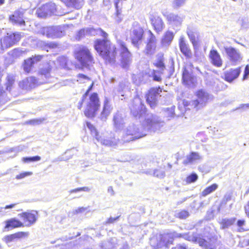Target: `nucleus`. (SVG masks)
<instances>
[{"mask_svg": "<svg viewBox=\"0 0 249 249\" xmlns=\"http://www.w3.org/2000/svg\"><path fill=\"white\" fill-rule=\"evenodd\" d=\"M133 115L138 118L140 122H142V125L145 132L148 130L155 131L160 129L163 125V122L160 121L158 118L151 113H146V108L142 103L141 99L136 97L130 107Z\"/></svg>", "mask_w": 249, "mask_h": 249, "instance_id": "obj_1", "label": "nucleus"}, {"mask_svg": "<svg viewBox=\"0 0 249 249\" xmlns=\"http://www.w3.org/2000/svg\"><path fill=\"white\" fill-rule=\"evenodd\" d=\"M94 48L99 54L108 62L115 61L116 48L106 39L97 40L94 44Z\"/></svg>", "mask_w": 249, "mask_h": 249, "instance_id": "obj_2", "label": "nucleus"}, {"mask_svg": "<svg viewBox=\"0 0 249 249\" xmlns=\"http://www.w3.org/2000/svg\"><path fill=\"white\" fill-rule=\"evenodd\" d=\"M143 127H144L143 126ZM146 135L144 128H139L135 124L129 125L124 130V141L128 142L141 138Z\"/></svg>", "mask_w": 249, "mask_h": 249, "instance_id": "obj_3", "label": "nucleus"}, {"mask_svg": "<svg viewBox=\"0 0 249 249\" xmlns=\"http://www.w3.org/2000/svg\"><path fill=\"white\" fill-rule=\"evenodd\" d=\"M38 63H23L22 68L24 71L26 73L35 72L37 70V68L39 67L38 74L41 76H44L46 79L50 76V71L51 68L49 63H45L44 65H39Z\"/></svg>", "mask_w": 249, "mask_h": 249, "instance_id": "obj_4", "label": "nucleus"}, {"mask_svg": "<svg viewBox=\"0 0 249 249\" xmlns=\"http://www.w3.org/2000/svg\"><path fill=\"white\" fill-rule=\"evenodd\" d=\"M197 99L191 101L188 106H190L197 111L205 107L208 101L211 98V95L204 89H200L196 92Z\"/></svg>", "mask_w": 249, "mask_h": 249, "instance_id": "obj_5", "label": "nucleus"}, {"mask_svg": "<svg viewBox=\"0 0 249 249\" xmlns=\"http://www.w3.org/2000/svg\"><path fill=\"white\" fill-rule=\"evenodd\" d=\"M178 236V233L175 232L160 234L157 237L156 243H154V239L152 240V246L155 249H161L164 247L168 248L170 245L173 244L174 238Z\"/></svg>", "mask_w": 249, "mask_h": 249, "instance_id": "obj_6", "label": "nucleus"}, {"mask_svg": "<svg viewBox=\"0 0 249 249\" xmlns=\"http://www.w3.org/2000/svg\"><path fill=\"white\" fill-rule=\"evenodd\" d=\"M138 78L139 81L137 82V84L146 83L152 80L158 82L161 80L160 72L150 69H147L141 73L139 75Z\"/></svg>", "mask_w": 249, "mask_h": 249, "instance_id": "obj_7", "label": "nucleus"}, {"mask_svg": "<svg viewBox=\"0 0 249 249\" xmlns=\"http://www.w3.org/2000/svg\"><path fill=\"white\" fill-rule=\"evenodd\" d=\"M100 107L99 100L96 93H92L89 97L87 103L86 108L84 111L85 115L89 118L94 117Z\"/></svg>", "mask_w": 249, "mask_h": 249, "instance_id": "obj_8", "label": "nucleus"}, {"mask_svg": "<svg viewBox=\"0 0 249 249\" xmlns=\"http://www.w3.org/2000/svg\"><path fill=\"white\" fill-rule=\"evenodd\" d=\"M67 28L65 25L46 27L43 28L40 32L48 38H55L63 36L65 35Z\"/></svg>", "mask_w": 249, "mask_h": 249, "instance_id": "obj_9", "label": "nucleus"}, {"mask_svg": "<svg viewBox=\"0 0 249 249\" xmlns=\"http://www.w3.org/2000/svg\"><path fill=\"white\" fill-rule=\"evenodd\" d=\"M188 241L197 243L203 249H216L217 244L216 239L213 237L206 239L196 236L188 235Z\"/></svg>", "mask_w": 249, "mask_h": 249, "instance_id": "obj_10", "label": "nucleus"}, {"mask_svg": "<svg viewBox=\"0 0 249 249\" xmlns=\"http://www.w3.org/2000/svg\"><path fill=\"white\" fill-rule=\"evenodd\" d=\"M20 38V33H15L12 34H7L6 36H4L0 40V52L2 53L5 49L12 47L18 42Z\"/></svg>", "mask_w": 249, "mask_h": 249, "instance_id": "obj_11", "label": "nucleus"}, {"mask_svg": "<svg viewBox=\"0 0 249 249\" xmlns=\"http://www.w3.org/2000/svg\"><path fill=\"white\" fill-rule=\"evenodd\" d=\"M144 31L140 24L134 22L130 30V38L134 46L138 45L142 39Z\"/></svg>", "mask_w": 249, "mask_h": 249, "instance_id": "obj_12", "label": "nucleus"}, {"mask_svg": "<svg viewBox=\"0 0 249 249\" xmlns=\"http://www.w3.org/2000/svg\"><path fill=\"white\" fill-rule=\"evenodd\" d=\"M162 89L160 87L151 88L146 95V102L152 108H155L157 106L159 99L161 96L160 95Z\"/></svg>", "mask_w": 249, "mask_h": 249, "instance_id": "obj_13", "label": "nucleus"}, {"mask_svg": "<svg viewBox=\"0 0 249 249\" xmlns=\"http://www.w3.org/2000/svg\"><path fill=\"white\" fill-rule=\"evenodd\" d=\"M87 127L90 130L91 135L95 137V139L102 145L106 146H113L117 145L118 140L113 138L111 139H103L99 136L95 127L90 123L87 122Z\"/></svg>", "mask_w": 249, "mask_h": 249, "instance_id": "obj_14", "label": "nucleus"}, {"mask_svg": "<svg viewBox=\"0 0 249 249\" xmlns=\"http://www.w3.org/2000/svg\"><path fill=\"white\" fill-rule=\"evenodd\" d=\"M75 57L79 62H91L93 60L89 51L85 46H80L76 49Z\"/></svg>", "mask_w": 249, "mask_h": 249, "instance_id": "obj_15", "label": "nucleus"}, {"mask_svg": "<svg viewBox=\"0 0 249 249\" xmlns=\"http://www.w3.org/2000/svg\"><path fill=\"white\" fill-rule=\"evenodd\" d=\"M224 49L228 59L233 62H240L243 56L238 49L231 46H224Z\"/></svg>", "mask_w": 249, "mask_h": 249, "instance_id": "obj_16", "label": "nucleus"}, {"mask_svg": "<svg viewBox=\"0 0 249 249\" xmlns=\"http://www.w3.org/2000/svg\"><path fill=\"white\" fill-rule=\"evenodd\" d=\"M56 7L54 3H49L43 5L36 11L38 17L45 18L51 14L56 15Z\"/></svg>", "mask_w": 249, "mask_h": 249, "instance_id": "obj_17", "label": "nucleus"}, {"mask_svg": "<svg viewBox=\"0 0 249 249\" xmlns=\"http://www.w3.org/2000/svg\"><path fill=\"white\" fill-rule=\"evenodd\" d=\"M47 81H43L42 82H39L37 79L35 77H30L27 78L26 80H23L19 84V87L23 89H29L34 88L36 86L46 83Z\"/></svg>", "mask_w": 249, "mask_h": 249, "instance_id": "obj_18", "label": "nucleus"}, {"mask_svg": "<svg viewBox=\"0 0 249 249\" xmlns=\"http://www.w3.org/2000/svg\"><path fill=\"white\" fill-rule=\"evenodd\" d=\"M157 40L155 36L151 31H148V43L145 50V53L147 55H151L155 52L156 47Z\"/></svg>", "mask_w": 249, "mask_h": 249, "instance_id": "obj_19", "label": "nucleus"}, {"mask_svg": "<svg viewBox=\"0 0 249 249\" xmlns=\"http://www.w3.org/2000/svg\"><path fill=\"white\" fill-rule=\"evenodd\" d=\"M149 18L154 30L157 33L161 32L164 28V24L162 19L160 17L153 15H151Z\"/></svg>", "mask_w": 249, "mask_h": 249, "instance_id": "obj_20", "label": "nucleus"}, {"mask_svg": "<svg viewBox=\"0 0 249 249\" xmlns=\"http://www.w3.org/2000/svg\"><path fill=\"white\" fill-rule=\"evenodd\" d=\"M240 73V68L230 69L224 72L225 80L229 83H231L238 78Z\"/></svg>", "mask_w": 249, "mask_h": 249, "instance_id": "obj_21", "label": "nucleus"}, {"mask_svg": "<svg viewBox=\"0 0 249 249\" xmlns=\"http://www.w3.org/2000/svg\"><path fill=\"white\" fill-rule=\"evenodd\" d=\"M24 11L18 10L14 12V14L10 17V20L12 22L18 24L20 26H24L25 22L23 19Z\"/></svg>", "mask_w": 249, "mask_h": 249, "instance_id": "obj_22", "label": "nucleus"}, {"mask_svg": "<svg viewBox=\"0 0 249 249\" xmlns=\"http://www.w3.org/2000/svg\"><path fill=\"white\" fill-rule=\"evenodd\" d=\"M36 214V212H24L19 214L18 215L23 218L25 222H27L28 223V224L26 225L27 226H29L36 222L37 219Z\"/></svg>", "mask_w": 249, "mask_h": 249, "instance_id": "obj_23", "label": "nucleus"}, {"mask_svg": "<svg viewBox=\"0 0 249 249\" xmlns=\"http://www.w3.org/2000/svg\"><path fill=\"white\" fill-rule=\"evenodd\" d=\"M120 46L121 51L122 62H129L131 61L132 60L131 54L126 47L125 43L123 41H121L120 42Z\"/></svg>", "mask_w": 249, "mask_h": 249, "instance_id": "obj_24", "label": "nucleus"}, {"mask_svg": "<svg viewBox=\"0 0 249 249\" xmlns=\"http://www.w3.org/2000/svg\"><path fill=\"white\" fill-rule=\"evenodd\" d=\"M203 159V157L199 153L191 152L188 156V166L195 165L200 162Z\"/></svg>", "mask_w": 249, "mask_h": 249, "instance_id": "obj_25", "label": "nucleus"}, {"mask_svg": "<svg viewBox=\"0 0 249 249\" xmlns=\"http://www.w3.org/2000/svg\"><path fill=\"white\" fill-rule=\"evenodd\" d=\"M96 34V30L94 28L88 27L79 31L76 35L75 38L78 40H80L86 36H93Z\"/></svg>", "mask_w": 249, "mask_h": 249, "instance_id": "obj_26", "label": "nucleus"}, {"mask_svg": "<svg viewBox=\"0 0 249 249\" xmlns=\"http://www.w3.org/2000/svg\"><path fill=\"white\" fill-rule=\"evenodd\" d=\"M113 122L114 126L116 130H121L124 127V119L120 112H118L114 115Z\"/></svg>", "mask_w": 249, "mask_h": 249, "instance_id": "obj_27", "label": "nucleus"}, {"mask_svg": "<svg viewBox=\"0 0 249 249\" xmlns=\"http://www.w3.org/2000/svg\"><path fill=\"white\" fill-rule=\"evenodd\" d=\"M63 1L67 7L76 9L81 8L84 4V0H63Z\"/></svg>", "mask_w": 249, "mask_h": 249, "instance_id": "obj_28", "label": "nucleus"}, {"mask_svg": "<svg viewBox=\"0 0 249 249\" xmlns=\"http://www.w3.org/2000/svg\"><path fill=\"white\" fill-rule=\"evenodd\" d=\"M174 36L172 32L168 31L164 35L161 40V44L163 47L168 46L171 43Z\"/></svg>", "mask_w": 249, "mask_h": 249, "instance_id": "obj_29", "label": "nucleus"}, {"mask_svg": "<svg viewBox=\"0 0 249 249\" xmlns=\"http://www.w3.org/2000/svg\"><path fill=\"white\" fill-rule=\"evenodd\" d=\"M118 244L115 238H112L110 241H106L101 243V249H117Z\"/></svg>", "mask_w": 249, "mask_h": 249, "instance_id": "obj_30", "label": "nucleus"}, {"mask_svg": "<svg viewBox=\"0 0 249 249\" xmlns=\"http://www.w3.org/2000/svg\"><path fill=\"white\" fill-rule=\"evenodd\" d=\"M111 111V108L108 102V101L106 100L104 103L103 109L100 114V118L102 121H106L107 116L110 113Z\"/></svg>", "mask_w": 249, "mask_h": 249, "instance_id": "obj_31", "label": "nucleus"}, {"mask_svg": "<svg viewBox=\"0 0 249 249\" xmlns=\"http://www.w3.org/2000/svg\"><path fill=\"white\" fill-rule=\"evenodd\" d=\"M188 36L195 49L197 48L199 42V34L196 30L190 31L189 34L188 33Z\"/></svg>", "mask_w": 249, "mask_h": 249, "instance_id": "obj_32", "label": "nucleus"}, {"mask_svg": "<svg viewBox=\"0 0 249 249\" xmlns=\"http://www.w3.org/2000/svg\"><path fill=\"white\" fill-rule=\"evenodd\" d=\"M5 228H15L23 226V223L16 218H11L6 222Z\"/></svg>", "mask_w": 249, "mask_h": 249, "instance_id": "obj_33", "label": "nucleus"}, {"mask_svg": "<svg viewBox=\"0 0 249 249\" xmlns=\"http://www.w3.org/2000/svg\"><path fill=\"white\" fill-rule=\"evenodd\" d=\"M235 221V218L222 219L220 223L221 226V228L222 229L228 228L230 226L233 225Z\"/></svg>", "mask_w": 249, "mask_h": 249, "instance_id": "obj_34", "label": "nucleus"}, {"mask_svg": "<svg viewBox=\"0 0 249 249\" xmlns=\"http://www.w3.org/2000/svg\"><path fill=\"white\" fill-rule=\"evenodd\" d=\"M166 18L168 21L177 25L180 24L182 21V18L172 13L168 15Z\"/></svg>", "mask_w": 249, "mask_h": 249, "instance_id": "obj_35", "label": "nucleus"}, {"mask_svg": "<svg viewBox=\"0 0 249 249\" xmlns=\"http://www.w3.org/2000/svg\"><path fill=\"white\" fill-rule=\"evenodd\" d=\"M209 57L212 62H221V56L219 53L215 50H212L210 51Z\"/></svg>", "mask_w": 249, "mask_h": 249, "instance_id": "obj_36", "label": "nucleus"}, {"mask_svg": "<svg viewBox=\"0 0 249 249\" xmlns=\"http://www.w3.org/2000/svg\"><path fill=\"white\" fill-rule=\"evenodd\" d=\"M146 174L153 175L154 177L161 178L165 176L164 171L161 169H157L154 170H150L146 172Z\"/></svg>", "mask_w": 249, "mask_h": 249, "instance_id": "obj_37", "label": "nucleus"}, {"mask_svg": "<svg viewBox=\"0 0 249 249\" xmlns=\"http://www.w3.org/2000/svg\"><path fill=\"white\" fill-rule=\"evenodd\" d=\"M218 185L216 183H213L211 186L205 188L202 192L201 195L203 197H205L215 191L218 188Z\"/></svg>", "mask_w": 249, "mask_h": 249, "instance_id": "obj_38", "label": "nucleus"}, {"mask_svg": "<svg viewBox=\"0 0 249 249\" xmlns=\"http://www.w3.org/2000/svg\"><path fill=\"white\" fill-rule=\"evenodd\" d=\"M25 53V51L20 49H15L8 53V54L13 58H17Z\"/></svg>", "mask_w": 249, "mask_h": 249, "instance_id": "obj_39", "label": "nucleus"}, {"mask_svg": "<svg viewBox=\"0 0 249 249\" xmlns=\"http://www.w3.org/2000/svg\"><path fill=\"white\" fill-rule=\"evenodd\" d=\"M175 108V106H172L171 107L164 108L165 115L168 118V120H170L174 117Z\"/></svg>", "mask_w": 249, "mask_h": 249, "instance_id": "obj_40", "label": "nucleus"}, {"mask_svg": "<svg viewBox=\"0 0 249 249\" xmlns=\"http://www.w3.org/2000/svg\"><path fill=\"white\" fill-rule=\"evenodd\" d=\"M45 56L41 55H32V57H29L27 60H25L24 62H37L43 60V58Z\"/></svg>", "mask_w": 249, "mask_h": 249, "instance_id": "obj_41", "label": "nucleus"}, {"mask_svg": "<svg viewBox=\"0 0 249 249\" xmlns=\"http://www.w3.org/2000/svg\"><path fill=\"white\" fill-rule=\"evenodd\" d=\"M179 45L180 51L185 56H187V46L184 37H181L180 38Z\"/></svg>", "mask_w": 249, "mask_h": 249, "instance_id": "obj_42", "label": "nucleus"}, {"mask_svg": "<svg viewBox=\"0 0 249 249\" xmlns=\"http://www.w3.org/2000/svg\"><path fill=\"white\" fill-rule=\"evenodd\" d=\"M6 79H7L6 89L7 90L10 91L11 90V87L14 84V81H15L14 76L13 74H8L7 76Z\"/></svg>", "mask_w": 249, "mask_h": 249, "instance_id": "obj_43", "label": "nucleus"}, {"mask_svg": "<svg viewBox=\"0 0 249 249\" xmlns=\"http://www.w3.org/2000/svg\"><path fill=\"white\" fill-rule=\"evenodd\" d=\"M178 107L182 113H185L187 111V102L185 100L180 101Z\"/></svg>", "mask_w": 249, "mask_h": 249, "instance_id": "obj_44", "label": "nucleus"}, {"mask_svg": "<svg viewBox=\"0 0 249 249\" xmlns=\"http://www.w3.org/2000/svg\"><path fill=\"white\" fill-rule=\"evenodd\" d=\"M40 157L36 156L32 157H24L22 158V161L25 163H28L40 160Z\"/></svg>", "mask_w": 249, "mask_h": 249, "instance_id": "obj_45", "label": "nucleus"}, {"mask_svg": "<svg viewBox=\"0 0 249 249\" xmlns=\"http://www.w3.org/2000/svg\"><path fill=\"white\" fill-rule=\"evenodd\" d=\"M33 175L32 172H24L17 175L15 178L18 180H20L25 178L26 177L30 176Z\"/></svg>", "mask_w": 249, "mask_h": 249, "instance_id": "obj_46", "label": "nucleus"}, {"mask_svg": "<svg viewBox=\"0 0 249 249\" xmlns=\"http://www.w3.org/2000/svg\"><path fill=\"white\" fill-rule=\"evenodd\" d=\"M198 179V176L195 173H193L189 176H188V184L194 183L196 182Z\"/></svg>", "mask_w": 249, "mask_h": 249, "instance_id": "obj_47", "label": "nucleus"}, {"mask_svg": "<svg viewBox=\"0 0 249 249\" xmlns=\"http://www.w3.org/2000/svg\"><path fill=\"white\" fill-rule=\"evenodd\" d=\"M4 239L9 246H11L10 243L11 242H15L17 241L14 234L5 237Z\"/></svg>", "mask_w": 249, "mask_h": 249, "instance_id": "obj_48", "label": "nucleus"}, {"mask_svg": "<svg viewBox=\"0 0 249 249\" xmlns=\"http://www.w3.org/2000/svg\"><path fill=\"white\" fill-rule=\"evenodd\" d=\"M90 191V189L88 187H84L81 188H78L76 189H72L70 191V194L77 193L80 191L89 192Z\"/></svg>", "mask_w": 249, "mask_h": 249, "instance_id": "obj_49", "label": "nucleus"}, {"mask_svg": "<svg viewBox=\"0 0 249 249\" xmlns=\"http://www.w3.org/2000/svg\"><path fill=\"white\" fill-rule=\"evenodd\" d=\"M14 234L17 240L18 239L26 237L28 236V233L25 232H18Z\"/></svg>", "mask_w": 249, "mask_h": 249, "instance_id": "obj_50", "label": "nucleus"}, {"mask_svg": "<svg viewBox=\"0 0 249 249\" xmlns=\"http://www.w3.org/2000/svg\"><path fill=\"white\" fill-rule=\"evenodd\" d=\"M186 0H174L173 6L175 8H177L184 4Z\"/></svg>", "mask_w": 249, "mask_h": 249, "instance_id": "obj_51", "label": "nucleus"}, {"mask_svg": "<svg viewBox=\"0 0 249 249\" xmlns=\"http://www.w3.org/2000/svg\"><path fill=\"white\" fill-rule=\"evenodd\" d=\"M176 215L180 219H185L187 217V211L185 210L176 213Z\"/></svg>", "mask_w": 249, "mask_h": 249, "instance_id": "obj_52", "label": "nucleus"}, {"mask_svg": "<svg viewBox=\"0 0 249 249\" xmlns=\"http://www.w3.org/2000/svg\"><path fill=\"white\" fill-rule=\"evenodd\" d=\"M44 120V119H33L28 121V123L33 125L39 124L42 123Z\"/></svg>", "mask_w": 249, "mask_h": 249, "instance_id": "obj_53", "label": "nucleus"}, {"mask_svg": "<svg viewBox=\"0 0 249 249\" xmlns=\"http://www.w3.org/2000/svg\"><path fill=\"white\" fill-rule=\"evenodd\" d=\"M78 79L77 80L78 82H80V83L85 82V80H89V78L86 75L83 74H79L77 76Z\"/></svg>", "mask_w": 249, "mask_h": 249, "instance_id": "obj_54", "label": "nucleus"}, {"mask_svg": "<svg viewBox=\"0 0 249 249\" xmlns=\"http://www.w3.org/2000/svg\"><path fill=\"white\" fill-rule=\"evenodd\" d=\"M249 76V65H247L245 68L243 80H247Z\"/></svg>", "mask_w": 249, "mask_h": 249, "instance_id": "obj_55", "label": "nucleus"}, {"mask_svg": "<svg viewBox=\"0 0 249 249\" xmlns=\"http://www.w3.org/2000/svg\"><path fill=\"white\" fill-rule=\"evenodd\" d=\"M162 53H159L156 55V62H163L164 56Z\"/></svg>", "mask_w": 249, "mask_h": 249, "instance_id": "obj_56", "label": "nucleus"}, {"mask_svg": "<svg viewBox=\"0 0 249 249\" xmlns=\"http://www.w3.org/2000/svg\"><path fill=\"white\" fill-rule=\"evenodd\" d=\"M90 90V89H89L87 91V92L83 95V97H82V101L81 102H79L78 103V109H80L81 108H82V103L83 102H84V100L86 98V97L88 96V93L89 92V90Z\"/></svg>", "mask_w": 249, "mask_h": 249, "instance_id": "obj_57", "label": "nucleus"}, {"mask_svg": "<svg viewBox=\"0 0 249 249\" xmlns=\"http://www.w3.org/2000/svg\"><path fill=\"white\" fill-rule=\"evenodd\" d=\"M16 205L17 204H11L10 205H7L4 207H0V212H2L3 209L7 210L15 208Z\"/></svg>", "mask_w": 249, "mask_h": 249, "instance_id": "obj_58", "label": "nucleus"}, {"mask_svg": "<svg viewBox=\"0 0 249 249\" xmlns=\"http://www.w3.org/2000/svg\"><path fill=\"white\" fill-rule=\"evenodd\" d=\"M6 95L5 92H3L2 91H0V102L2 104H4L5 102L6 101V100L4 99Z\"/></svg>", "mask_w": 249, "mask_h": 249, "instance_id": "obj_59", "label": "nucleus"}, {"mask_svg": "<svg viewBox=\"0 0 249 249\" xmlns=\"http://www.w3.org/2000/svg\"><path fill=\"white\" fill-rule=\"evenodd\" d=\"M87 63H74V65L76 69H83L84 67L86 66Z\"/></svg>", "mask_w": 249, "mask_h": 249, "instance_id": "obj_60", "label": "nucleus"}, {"mask_svg": "<svg viewBox=\"0 0 249 249\" xmlns=\"http://www.w3.org/2000/svg\"><path fill=\"white\" fill-rule=\"evenodd\" d=\"M68 61V59L65 56H61L58 57V62H67Z\"/></svg>", "mask_w": 249, "mask_h": 249, "instance_id": "obj_61", "label": "nucleus"}, {"mask_svg": "<svg viewBox=\"0 0 249 249\" xmlns=\"http://www.w3.org/2000/svg\"><path fill=\"white\" fill-rule=\"evenodd\" d=\"M119 218V216L116 217L115 218L110 217L107 221L106 222L107 224H111L114 223L115 221H116Z\"/></svg>", "mask_w": 249, "mask_h": 249, "instance_id": "obj_62", "label": "nucleus"}, {"mask_svg": "<svg viewBox=\"0 0 249 249\" xmlns=\"http://www.w3.org/2000/svg\"><path fill=\"white\" fill-rule=\"evenodd\" d=\"M248 108H249V104H242L236 109H243L245 110Z\"/></svg>", "mask_w": 249, "mask_h": 249, "instance_id": "obj_63", "label": "nucleus"}, {"mask_svg": "<svg viewBox=\"0 0 249 249\" xmlns=\"http://www.w3.org/2000/svg\"><path fill=\"white\" fill-rule=\"evenodd\" d=\"M172 249H186L185 245H178L176 247H173Z\"/></svg>", "mask_w": 249, "mask_h": 249, "instance_id": "obj_64", "label": "nucleus"}]
</instances>
